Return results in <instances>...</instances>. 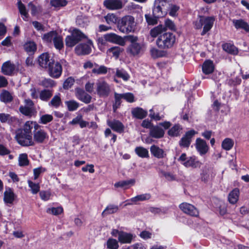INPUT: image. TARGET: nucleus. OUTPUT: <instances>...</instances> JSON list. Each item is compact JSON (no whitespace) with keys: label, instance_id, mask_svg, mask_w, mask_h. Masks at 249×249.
Wrapping results in <instances>:
<instances>
[{"label":"nucleus","instance_id":"56","mask_svg":"<svg viewBox=\"0 0 249 249\" xmlns=\"http://www.w3.org/2000/svg\"><path fill=\"white\" fill-rule=\"evenodd\" d=\"M89 20L87 17L82 15L79 16L76 18V23L80 26L84 27L88 25Z\"/></svg>","mask_w":249,"mask_h":249},{"label":"nucleus","instance_id":"41","mask_svg":"<svg viewBox=\"0 0 249 249\" xmlns=\"http://www.w3.org/2000/svg\"><path fill=\"white\" fill-rule=\"evenodd\" d=\"M65 103L68 109L70 111L76 110L79 106V103L73 100L67 101Z\"/></svg>","mask_w":249,"mask_h":249},{"label":"nucleus","instance_id":"17","mask_svg":"<svg viewBox=\"0 0 249 249\" xmlns=\"http://www.w3.org/2000/svg\"><path fill=\"white\" fill-rule=\"evenodd\" d=\"M214 18L213 17H203V29L201 33L202 36L204 35L210 31L212 28L214 21Z\"/></svg>","mask_w":249,"mask_h":249},{"label":"nucleus","instance_id":"6","mask_svg":"<svg viewBox=\"0 0 249 249\" xmlns=\"http://www.w3.org/2000/svg\"><path fill=\"white\" fill-rule=\"evenodd\" d=\"M169 4L168 0H155L153 14L158 18L164 17L167 14Z\"/></svg>","mask_w":249,"mask_h":249},{"label":"nucleus","instance_id":"37","mask_svg":"<svg viewBox=\"0 0 249 249\" xmlns=\"http://www.w3.org/2000/svg\"><path fill=\"white\" fill-rule=\"evenodd\" d=\"M13 99L12 94L7 90H3L0 94V100L4 103L10 102Z\"/></svg>","mask_w":249,"mask_h":249},{"label":"nucleus","instance_id":"28","mask_svg":"<svg viewBox=\"0 0 249 249\" xmlns=\"http://www.w3.org/2000/svg\"><path fill=\"white\" fill-rule=\"evenodd\" d=\"M239 194L238 189L235 188L232 190L228 195L229 202L231 204H235L239 199Z\"/></svg>","mask_w":249,"mask_h":249},{"label":"nucleus","instance_id":"60","mask_svg":"<svg viewBox=\"0 0 249 249\" xmlns=\"http://www.w3.org/2000/svg\"><path fill=\"white\" fill-rule=\"evenodd\" d=\"M40 84L46 88H51L55 86L54 81L51 79H44L40 81Z\"/></svg>","mask_w":249,"mask_h":249},{"label":"nucleus","instance_id":"31","mask_svg":"<svg viewBox=\"0 0 249 249\" xmlns=\"http://www.w3.org/2000/svg\"><path fill=\"white\" fill-rule=\"evenodd\" d=\"M165 32V28L162 25H159L150 30V36L152 37H156L162 35Z\"/></svg>","mask_w":249,"mask_h":249},{"label":"nucleus","instance_id":"48","mask_svg":"<svg viewBox=\"0 0 249 249\" xmlns=\"http://www.w3.org/2000/svg\"><path fill=\"white\" fill-rule=\"evenodd\" d=\"M52 92L50 90L44 89L39 93V98L42 101H47L52 96Z\"/></svg>","mask_w":249,"mask_h":249},{"label":"nucleus","instance_id":"2","mask_svg":"<svg viewBox=\"0 0 249 249\" xmlns=\"http://www.w3.org/2000/svg\"><path fill=\"white\" fill-rule=\"evenodd\" d=\"M177 160L181 165L187 168H199L202 165L197 157L194 155L187 156L185 153H182Z\"/></svg>","mask_w":249,"mask_h":249},{"label":"nucleus","instance_id":"15","mask_svg":"<svg viewBox=\"0 0 249 249\" xmlns=\"http://www.w3.org/2000/svg\"><path fill=\"white\" fill-rule=\"evenodd\" d=\"M38 63L40 67L47 69L53 62V60L51 57L48 53H43L38 57Z\"/></svg>","mask_w":249,"mask_h":249},{"label":"nucleus","instance_id":"43","mask_svg":"<svg viewBox=\"0 0 249 249\" xmlns=\"http://www.w3.org/2000/svg\"><path fill=\"white\" fill-rule=\"evenodd\" d=\"M117 240L115 239L109 238L107 242V247L108 249H118L119 244Z\"/></svg>","mask_w":249,"mask_h":249},{"label":"nucleus","instance_id":"36","mask_svg":"<svg viewBox=\"0 0 249 249\" xmlns=\"http://www.w3.org/2000/svg\"><path fill=\"white\" fill-rule=\"evenodd\" d=\"M135 151L137 155L141 158H144L149 157L148 150L142 146L136 147Z\"/></svg>","mask_w":249,"mask_h":249},{"label":"nucleus","instance_id":"64","mask_svg":"<svg viewBox=\"0 0 249 249\" xmlns=\"http://www.w3.org/2000/svg\"><path fill=\"white\" fill-rule=\"evenodd\" d=\"M41 199L43 201H47L50 199L51 194L49 191H42L39 192Z\"/></svg>","mask_w":249,"mask_h":249},{"label":"nucleus","instance_id":"52","mask_svg":"<svg viewBox=\"0 0 249 249\" xmlns=\"http://www.w3.org/2000/svg\"><path fill=\"white\" fill-rule=\"evenodd\" d=\"M181 129L180 125H175L168 131V134L171 136H178L179 135Z\"/></svg>","mask_w":249,"mask_h":249},{"label":"nucleus","instance_id":"30","mask_svg":"<svg viewBox=\"0 0 249 249\" xmlns=\"http://www.w3.org/2000/svg\"><path fill=\"white\" fill-rule=\"evenodd\" d=\"M132 114L134 117L142 119L146 116L147 112L142 108L136 107L132 109Z\"/></svg>","mask_w":249,"mask_h":249},{"label":"nucleus","instance_id":"27","mask_svg":"<svg viewBox=\"0 0 249 249\" xmlns=\"http://www.w3.org/2000/svg\"><path fill=\"white\" fill-rule=\"evenodd\" d=\"M232 22L236 29H243L247 32H249V25L243 20H233Z\"/></svg>","mask_w":249,"mask_h":249},{"label":"nucleus","instance_id":"13","mask_svg":"<svg viewBox=\"0 0 249 249\" xmlns=\"http://www.w3.org/2000/svg\"><path fill=\"white\" fill-rule=\"evenodd\" d=\"M105 38L107 42L118 44L121 46H124L125 39L121 36L114 33H108L105 35Z\"/></svg>","mask_w":249,"mask_h":249},{"label":"nucleus","instance_id":"7","mask_svg":"<svg viewBox=\"0 0 249 249\" xmlns=\"http://www.w3.org/2000/svg\"><path fill=\"white\" fill-rule=\"evenodd\" d=\"M119 23L118 28L123 33H128L134 30V18L131 16H124Z\"/></svg>","mask_w":249,"mask_h":249},{"label":"nucleus","instance_id":"35","mask_svg":"<svg viewBox=\"0 0 249 249\" xmlns=\"http://www.w3.org/2000/svg\"><path fill=\"white\" fill-rule=\"evenodd\" d=\"M234 145V141L231 138H226L222 142V148L226 151L231 150Z\"/></svg>","mask_w":249,"mask_h":249},{"label":"nucleus","instance_id":"11","mask_svg":"<svg viewBox=\"0 0 249 249\" xmlns=\"http://www.w3.org/2000/svg\"><path fill=\"white\" fill-rule=\"evenodd\" d=\"M49 139V135L46 131L42 129H37L34 131L33 141L35 143H42Z\"/></svg>","mask_w":249,"mask_h":249},{"label":"nucleus","instance_id":"32","mask_svg":"<svg viewBox=\"0 0 249 249\" xmlns=\"http://www.w3.org/2000/svg\"><path fill=\"white\" fill-rule=\"evenodd\" d=\"M135 183V179H130L127 180H122L116 182L114 184V186L116 188H128L130 185H133Z\"/></svg>","mask_w":249,"mask_h":249},{"label":"nucleus","instance_id":"3","mask_svg":"<svg viewBox=\"0 0 249 249\" xmlns=\"http://www.w3.org/2000/svg\"><path fill=\"white\" fill-rule=\"evenodd\" d=\"M176 41L175 36L172 33L165 32L159 36L156 43L161 49H168L172 47Z\"/></svg>","mask_w":249,"mask_h":249},{"label":"nucleus","instance_id":"33","mask_svg":"<svg viewBox=\"0 0 249 249\" xmlns=\"http://www.w3.org/2000/svg\"><path fill=\"white\" fill-rule=\"evenodd\" d=\"M24 49L29 54H33L36 50V45L33 41H28L24 45Z\"/></svg>","mask_w":249,"mask_h":249},{"label":"nucleus","instance_id":"62","mask_svg":"<svg viewBox=\"0 0 249 249\" xmlns=\"http://www.w3.org/2000/svg\"><path fill=\"white\" fill-rule=\"evenodd\" d=\"M153 15L154 17H152V16L147 14L145 15L146 20L149 25H154L157 24V18H158L155 17V16L154 14Z\"/></svg>","mask_w":249,"mask_h":249},{"label":"nucleus","instance_id":"26","mask_svg":"<svg viewBox=\"0 0 249 249\" xmlns=\"http://www.w3.org/2000/svg\"><path fill=\"white\" fill-rule=\"evenodd\" d=\"M202 71L205 74L212 73L214 69V66L212 61L208 60L205 61L202 65Z\"/></svg>","mask_w":249,"mask_h":249},{"label":"nucleus","instance_id":"50","mask_svg":"<svg viewBox=\"0 0 249 249\" xmlns=\"http://www.w3.org/2000/svg\"><path fill=\"white\" fill-rule=\"evenodd\" d=\"M122 51V49L120 47L116 46L109 49L107 51V53L108 54L111 53L113 56L117 58Z\"/></svg>","mask_w":249,"mask_h":249},{"label":"nucleus","instance_id":"55","mask_svg":"<svg viewBox=\"0 0 249 249\" xmlns=\"http://www.w3.org/2000/svg\"><path fill=\"white\" fill-rule=\"evenodd\" d=\"M150 53L152 57L154 58L162 57L165 54V53L163 51L159 50L158 49L155 48L151 49Z\"/></svg>","mask_w":249,"mask_h":249},{"label":"nucleus","instance_id":"38","mask_svg":"<svg viewBox=\"0 0 249 249\" xmlns=\"http://www.w3.org/2000/svg\"><path fill=\"white\" fill-rule=\"evenodd\" d=\"M118 210V207L114 205H109L107 206L102 213V215L105 216L107 214H110L116 213Z\"/></svg>","mask_w":249,"mask_h":249},{"label":"nucleus","instance_id":"54","mask_svg":"<svg viewBox=\"0 0 249 249\" xmlns=\"http://www.w3.org/2000/svg\"><path fill=\"white\" fill-rule=\"evenodd\" d=\"M116 75L118 77L122 78L124 81L128 80L130 78V76L127 72L124 70L117 69Z\"/></svg>","mask_w":249,"mask_h":249},{"label":"nucleus","instance_id":"59","mask_svg":"<svg viewBox=\"0 0 249 249\" xmlns=\"http://www.w3.org/2000/svg\"><path fill=\"white\" fill-rule=\"evenodd\" d=\"M92 71L97 74H104L107 72V68L104 66H100L93 68Z\"/></svg>","mask_w":249,"mask_h":249},{"label":"nucleus","instance_id":"23","mask_svg":"<svg viewBox=\"0 0 249 249\" xmlns=\"http://www.w3.org/2000/svg\"><path fill=\"white\" fill-rule=\"evenodd\" d=\"M150 198V195L149 194H142V195H138L135 197L131 198L130 199L127 200L126 201V205H133L138 201L148 200Z\"/></svg>","mask_w":249,"mask_h":249},{"label":"nucleus","instance_id":"34","mask_svg":"<svg viewBox=\"0 0 249 249\" xmlns=\"http://www.w3.org/2000/svg\"><path fill=\"white\" fill-rule=\"evenodd\" d=\"M223 49L226 52L236 54L238 53L237 48L234 46L233 44L230 43H225L222 45Z\"/></svg>","mask_w":249,"mask_h":249},{"label":"nucleus","instance_id":"40","mask_svg":"<svg viewBox=\"0 0 249 249\" xmlns=\"http://www.w3.org/2000/svg\"><path fill=\"white\" fill-rule=\"evenodd\" d=\"M15 117L11 116L9 114L5 113L0 114V121L2 123L11 124L16 120Z\"/></svg>","mask_w":249,"mask_h":249},{"label":"nucleus","instance_id":"12","mask_svg":"<svg viewBox=\"0 0 249 249\" xmlns=\"http://www.w3.org/2000/svg\"><path fill=\"white\" fill-rule=\"evenodd\" d=\"M47 69L48 70L49 75L53 78H58L62 73V66L58 62H53Z\"/></svg>","mask_w":249,"mask_h":249},{"label":"nucleus","instance_id":"42","mask_svg":"<svg viewBox=\"0 0 249 249\" xmlns=\"http://www.w3.org/2000/svg\"><path fill=\"white\" fill-rule=\"evenodd\" d=\"M46 212L48 213L52 214L54 215H58L63 213V209L61 206L57 207H51L47 209Z\"/></svg>","mask_w":249,"mask_h":249},{"label":"nucleus","instance_id":"4","mask_svg":"<svg viewBox=\"0 0 249 249\" xmlns=\"http://www.w3.org/2000/svg\"><path fill=\"white\" fill-rule=\"evenodd\" d=\"M130 45L127 49V52L130 54L135 56L142 53L144 50V45L142 42H138V38L133 36H128Z\"/></svg>","mask_w":249,"mask_h":249},{"label":"nucleus","instance_id":"46","mask_svg":"<svg viewBox=\"0 0 249 249\" xmlns=\"http://www.w3.org/2000/svg\"><path fill=\"white\" fill-rule=\"evenodd\" d=\"M55 48L57 50H61L63 48L64 44L62 36L57 35L53 41Z\"/></svg>","mask_w":249,"mask_h":249},{"label":"nucleus","instance_id":"19","mask_svg":"<svg viewBox=\"0 0 249 249\" xmlns=\"http://www.w3.org/2000/svg\"><path fill=\"white\" fill-rule=\"evenodd\" d=\"M107 124L112 129L118 133H121L124 131V125L118 120H108L107 121Z\"/></svg>","mask_w":249,"mask_h":249},{"label":"nucleus","instance_id":"61","mask_svg":"<svg viewBox=\"0 0 249 249\" xmlns=\"http://www.w3.org/2000/svg\"><path fill=\"white\" fill-rule=\"evenodd\" d=\"M105 18L108 24H114L117 21V18L113 14H108Z\"/></svg>","mask_w":249,"mask_h":249},{"label":"nucleus","instance_id":"22","mask_svg":"<svg viewBox=\"0 0 249 249\" xmlns=\"http://www.w3.org/2000/svg\"><path fill=\"white\" fill-rule=\"evenodd\" d=\"M150 150L151 154L157 158L162 159L164 158L166 156V153L164 151L157 145H152Z\"/></svg>","mask_w":249,"mask_h":249},{"label":"nucleus","instance_id":"10","mask_svg":"<svg viewBox=\"0 0 249 249\" xmlns=\"http://www.w3.org/2000/svg\"><path fill=\"white\" fill-rule=\"evenodd\" d=\"M179 207L184 213L191 216L197 217L199 215L198 210L191 204L183 202L179 205Z\"/></svg>","mask_w":249,"mask_h":249},{"label":"nucleus","instance_id":"5","mask_svg":"<svg viewBox=\"0 0 249 249\" xmlns=\"http://www.w3.org/2000/svg\"><path fill=\"white\" fill-rule=\"evenodd\" d=\"M71 32V35L65 38L66 45L68 47H72L79 41L87 38L85 35L77 29H73Z\"/></svg>","mask_w":249,"mask_h":249},{"label":"nucleus","instance_id":"53","mask_svg":"<svg viewBox=\"0 0 249 249\" xmlns=\"http://www.w3.org/2000/svg\"><path fill=\"white\" fill-rule=\"evenodd\" d=\"M179 9V6L175 4H169L168 7V11H169V14L171 17H176L177 16V12Z\"/></svg>","mask_w":249,"mask_h":249},{"label":"nucleus","instance_id":"44","mask_svg":"<svg viewBox=\"0 0 249 249\" xmlns=\"http://www.w3.org/2000/svg\"><path fill=\"white\" fill-rule=\"evenodd\" d=\"M18 165L20 166H27L29 164V160L27 154H21L18 156Z\"/></svg>","mask_w":249,"mask_h":249},{"label":"nucleus","instance_id":"18","mask_svg":"<svg viewBox=\"0 0 249 249\" xmlns=\"http://www.w3.org/2000/svg\"><path fill=\"white\" fill-rule=\"evenodd\" d=\"M196 133V132L194 130H191L187 132L180 141V145L184 147H188L190 144L192 138Z\"/></svg>","mask_w":249,"mask_h":249},{"label":"nucleus","instance_id":"1","mask_svg":"<svg viewBox=\"0 0 249 249\" xmlns=\"http://www.w3.org/2000/svg\"><path fill=\"white\" fill-rule=\"evenodd\" d=\"M36 122L34 121H27L22 129L17 132L16 139L18 143L22 146L34 145L32 129L34 127L35 130L39 127Z\"/></svg>","mask_w":249,"mask_h":249},{"label":"nucleus","instance_id":"20","mask_svg":"<svg viewBox=\"0 0 249 249\" xmlns=\"http://www.w3.org/2000/svg\"><path fill=\"white\" fill-rule=\"evenodd\" d=\"M104 5L110 10H117L120 9L123 6V3L121 0H106L104 2Z\"/></svg>","mask_w":249,"mask_h":249},{"label":"nucleus","instance_id":"24","mask_svg":"<svg viewBox=\"0 0 249 249\" xmlns=\"http://www.w3.org/2000/svg\"><path fill=\"white\" fill-rule=\"evenodd\" d=\"M134 236L132 234L122 231L118 237V241L122 244H129L131 242Z\"/></svg>","mask_w":249,"mask_h":249},{"label":"nucleus","instance_id":"9","mask_svg":"<svg viewBox=\"0 0 249 249\" xmlns=\"http://www.w3.org/2000/svg\"><path fill=\"white\" fill-rule=\"evenodd\" d=\"M92 47V41L88 39L87 43H80L76 46L75 48V52L79 55L88 54L91 53Z\"/></svg>","mask_w":249,"mask_h":249},{"label":"nucleus","instance_id":"57","mask_svg":"<svg viewBox=\"0 0 249 249\" xmlns=\"http://www.w3.org/2000/svg\"><path fill=\"white\" fill-rule=\"evenodd\" d=\"M57 35L55 32H50L43 36V39L48 42H51L52 40L53 41Z\"/></svg>","mask_w":249,"mask_h":249},{"label":"nucleus","instance_id":"21","mask_svg":"<svg viewBox=\"0 0 249 249\" xmlns=\"http://www.w3.org/2000/svg\"><path fill=\"white\" fill-rule=\"evenodd\" d=\"M149 134L153 138L159 139L163 137L164 131L160 126H153L150 130Z\"/></svg>","mask_w":249,"mask_h":249},{"label":"nucleus","instance_id":"63","mask_svg":"<svg viewBox=\"0 0 249 249\" xmlns=\"http://www.w3.org/2000/svg\"><path fill=\"white\" fill-rule=\"evenodd\" d=\"M115 102L114 105H113V109L115 111L116 108L121 104V100L123 99V94H118L117 93H115L114 94Z\"/></svg>","mask_w":249,"mask_h":249},{"label":"nucleus","instance_id":"39","mask_svg":"<svg viewBox=\"0 0 249 249\" xmlns=\"http://www.w3.org/2000/svg\"><path fill=\"white\" fill-rule=\"evenodd\" d=\"M27 182L30 191L33 194H36L39 192L40 185L39 183L34 182L30 180H28Z\"/></svg>","mask_w":249,"mask_h":249},{"label":"nucleus","instance_id":"16","mask_svg":"<svg viewBox=\"0 0 249 249\" xmlns=\"http://www.w3.org/2000/svg\"><path fill=\"white\" fill-rule=\"evenodd\" d=\"M75 96L78 99L86 104L90 103L91 99V97L90 95L86 92L83 89H76Z\"/></svg>","mask_w":249,"mask_h":249},{"label":"nucleus","instance_id":"29","mask_svg":"<svg viewBox=\"0 0 249 249\" xmlns=\"http://www.w3.org/2000/svg\"><path fill=\"white\" fill-rule=\"evenodd\" d=\"M15 198L13 191L10 188H6L4 193V201L6 203H12Z\"/></svg>","mask_w":249,"mask_h":249},{"label":"nucleus","instance_id":"47","mask_svg":"<svg viewBox=\"0 0 249 249\" xmlns=\"http://www.w3.org/2000/svg\"><path fill=\"white\" fill-rule=\"evenodd\" d=\"M159 173L160 176L164 177L169 181H173L176 179V177L170 172H166L161 169H160L159 170Z\"/></svg>","mask_w":249,"mask_h":249},{"label":"nucleus","instance_id":"51","mask_svg":"<svg viewBox=\"0 0 249 249\" xmlns=\"http://www.w3.org/2000/svg\"><path fill=\"white\" fill-rule=\"evenodd\" d=\"M18 5L19 12L22 15L23 19L26 20L28 18V13L26 11L25 6L20 1L18 2Z\"/></svg>","mask_w":249,"mask_h":249},{"label":"nucleus","instance_id":"8","mask_svg":"<svg viewBox=\"0 0 249 249\" xmlns=\"http://www.w3.org/2000/svg\"><path fill=\"white\" fill-rule=\"evenodd\" d=\"M110 91L109 85L103 79H99L96 82V92L100 97H107Z\"/></svg>","mask_w":249,"mask_h":249},{"label":"nucleus","instance_id":"14","mask_svg":"<svg viewBox=\"0 0 249 249\" xmlns=\"http://www.w3.org/2000/svg\"><path fill=\"white\" fill-rule=\"evenodd\" d=\"M196 148L200 156L206 154L209 150V146L206 142L200 138H197L196 141Z\"/></svg>","mask_w":249,"mask_h":249},{"label":"nucleus","instance_id":"58","mask_svg":"<svg viewBox=\"0 0 249 249\" xmlns=\"http://www.w3.org/2000/svg\"><path fill=\"white\" fill-rule=\"evenodd\" d=\"M53 119V117L50 114H45L40 116L39 123L42 124H45L50 122Z\"/></svg>","mask_w":249,"mask_h":249},{"label":"nucleus","instance_id":"49","mask_svg":"<svg viewBox=\"0 0 249 249\" xmlns=\"http://www.w3.org/2000/svg\"><path fill=\"white\" fill-rule=\"evenodd\" d=\"M61 103V100L59 95H55L49 103V105L55 108H58Z\"/></svg>","mask_w":249,"mask_h":249},{"label":"nucleus","instance_id":"25","mask_svg":"<svg viewBox=\"0 0 249 249\" xmlns=\"http://www.w3.org/2000/svg\"><path fill=\"white\" fill-rule=\"evenodd\" d=\"M15 66L9 61L5 62L2 66L1 71L5 75H10L15 71Z\"/></svg>","mask_w":249,"mask_h":249},{"label":"nucleus","instance_id":"45","mask_svg":"<svg viewBox=\"0 0 249 249\" xmlns=\"http://www.w3.org/2000/svg\"><path fill=\"white\" fill-rule=\"evenodd\" d=\"M67 4L66 0H51V5L55 8H60L61 7L65 6Z\"/></svg>","mask_w":249,"mask_h":249}]
</instances>
